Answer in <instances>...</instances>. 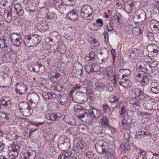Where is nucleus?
I'll use <instances>...</instances> for the list:
<instances>
[{
  "label": "nucleus",
  "mask_w": 159,
  "mask_h": 159,
  "mask_svg": "<svg viewBox=\"0 0 159 159\" xmlns=\"http://www.w3.org/2000/svg\"><path fill=\"white\" fill-rule=\"evenodd\" d=\"M39 97L38 94L35 92H30L27 96V99L29 102L35 104L39 100Z\"/></svg>",
  "instance_id": "9"
},
{
  "label": "nucleus",
  "mask_w": 159,
  "mask_h": 159,
  "mask_svg": "<svg viewBox=\"0 0 159 159\" xmlns=\"http://www.w3.org/2000/svg\"><path fill=\"white\" fill-rule=\"evenodd\" d=\"M42 96L43 98L45 100H48L49 99L50 92H44L42 94Z\"/></svg>",
  "instance_id": "56"
},
{
  "label": "nucleus",
  "mask_w": 159,
  "mask_h": 159,
  "mask_svg": "<svg viewBox=\"0 0 159 159\" xmlns=\"http://www.w3.org/2000/svg\"><path fill=\"white\" fill-rule=\"evenodd\" d=\"M148 63L150 68H154L155 67L157 64V61L154 59H151L150 61H148L147 62Z\"/></svg>",
  "instance_id": "41"
},
{
  "label": "nucleus",
  "mask_w": 159,
  "mask_h": 159,
  "mask_svg": "<svg viewBox=\"0 0 159 159\" xmlns=\"http://www.w3.org/2000/svg\"><path fill=\"white\" fill-rule=\"evenodd\" d=\"M130 148V146L129 144H121L120 147V149L122 150V152H125L128 151Z\"/></svg>",
  "instance_id": "39"
},
{
  "label": "nucleus",
  "mask_w": 159,
  "mask_h": 159,
  "mask_svg": "<svg viewBox=\"0 0 159 159\" xmlns=\"http://www.w3.org/2000/svg\"><path fill=\"white\" fill-rule=\"evenodd\" d=\"M91 108L93 116V118L98 119L100 118L101 115L102 111L100 109H97L96 108L92 106L90 107Z\"/></svg>",
  "instance_id": "22"
},
{
  "label": "nucleus",
  "mask_w": 159,
  "mask_h": 159,
  "mask_svg": "<svg viewBox=\"0 0 159 159\" xmlns=\"http://www.w3.org/2000/svg\"><path fill=\"white\" fill-rule=\"evenodd\" d=\"M95 147L97 152L99 153H106L111 152L108 144L103 140H99L95 144Z\"/></svg>",
  "instance_id": "2"
},
{
  "label": "nucleus",
  "mask_w": 159,
  "mask_h": 159,
  "mask_svg": "<svg viewBox=\"0 0 159 159\" xmlns=\"http://www.w3.org/2000/svg\"><path fill=\"white\" fill-rule=\"evenodd\" d=\"M45 118L47 120L52 121L58 120L61 118L60 114L55 113L47 114L45 116Z\"/></svg>",
  "instance_id": "21"
},
{
  "label": "nucleus",
  "mask_w": 159,
  "mask_h": 159,
  "mask_svg": "<svg viewBox=\"0 0 159 159\" xmlns=\"http://www.w3.org/2000/svg\"><path fill=\"white\" fill-rule=\"evenodd\" d=\"M20 149V147L18 145L16 144L10 145L8 147V149L10 151L9 156L13 157L12 158H15L18 156Z\"/></svg>",
  "instance_id": "6"
},
{
  "label": "nucleus",
  "mask_w": 159,
  "mask_h": 159,
  "mask_svg": "<svg viewBox=\"0 0 159 159\" xmlns=\"http://www.w3.org/2000/svg\"><path fill=\"white\" fill-rule=\"evenodd\" d=\"M133 105L134 107L136 110H139L140 108L141 103L139 101H135Z\"/></svg>",
  "instance_id": "53"
},
{
  "label": "nucleus",
  "mask_w": 159,
  "mask_h": 159,
  "mask_svg": "<svg viewBox=\"0 0 159 159\" xmlns=\"http://www.w3.org/2000/svg\"><path fill=\"white\" fill-rule=\"evenodd\" d=\"M103 34L104 37L105 41V43L108 42L109 39V34L107 32L104 31V32Z\"/></svg>",
  "instance_id": "64"
},
{
  "label": "nucleus",
  "mask_w": 159,
  "mask_h": 159,
  "mask_svg": "<svg viewBox=\"0 0 159 159\" xmlns=\"http://www.w3.org/2000/svg\"><path fill=\"white\" fill-rule=\"evenodd\" d=\"M0 104L4 107L8 106L9 107H11L12 105L15 104L12 102L11 99L9 97L4 96L2 99L0 100Z\"/></svg>",
  "instance_id": "11"
},
{
  "label": "nucleus",
  "mask_w": 159,
  "mask_h": 159,
  "mask_svg": "<svg viewBox=\"0 0 159 159\" xmlns=\"http://www.w3.org/2000/svg\"><path fill=\"white\" fill-rule=\"evenodd\" d=\"M78 11L76 9H73L69 12L68 13L67 16L69 19L73 21H76L77 20L79 16L78 15Z\"/></svg>",
  "instance_id": "12"
},
{
  "label": "nucleus",
  "mask_w": 159,
  "mask_h": 159,
  "mask_svg": "<svg viewBox=\"0 0 159 159\" xmlns=\"http://www.w3.org/2000/svg\"><path fill=\"white\" fill-rule=\"evenodd\" d=\"M92 45L94 47H98L100 45L98 42L95 39H93L91 42Z\"/></svg>",
  "instance_id": "59"
},
{
  "label": "nucleus",
  "mask_w": 159,
  "mask_h": 159,
  "mask_svg": "<svg viewBox=\"0 0 159 159\" xmlns=\"http://www.w3.org/2000/svg\"><path fill=\"white\" fill-rule=\"evenodd\" d=\"M151 92L155 94L159 93V84L155 82H152L151 84Z\"/></svg>",
  "instance_id": "25"
},
{
  "label": "nucleus",
  "mask_w": 159,
  "mask_h": 159,
  "mask_svg": "<svg viewBox=\"0 0 159 159\" xmlns=\"http://www.w3.org/2000/svg\"><path fill=\"white\" fill-rule=\"evenodd\" d=\"M11 42L14 46L20 47L22 42V40L18 34L13 33L10 35Z\"/></svg>",
  "instance_id": "7"
},
{
  "label": "nucleus",
  "mask_w": 159,
  "mask_h": 159,
  "mask_svg": "<svg viewBox=\"0 0 159 159\" xmlns=\"http://www.w3.org/2000/svg\"><path fill=\"white\" fill-rule=\"evenodd\" d=\"M102 111L108 113L111 110V108L108 104L106 103L103 104L102 106Z\"/></svg>",
  "instance_id": "43"
},
{
  "label": "nucleus",
  "mask_w": 159,
  "mask_h": 159,
  "mask_svg": "<svg viewBox=\"0 0 159 159\" xmlns=\"http://www.w3.org/2000/svg\"><path fill=\"white\" fill-rule=\"evenodd\" d=\"M12 9L11 8L8 11H5L4 13V17L5 20L8 23H10L11 21L12 16Z\"/></svg>",
  "instance_id": "24"
},
{
  "label": "nucleus",
  "mask_w": 159,
  "mask_h": 159,
  "mask_svg": "<svg viewBox=\"0 0 159 159\" xmlns=\"http://www.w3.org/2000/svg\"><path fill=\"white\" fill-rule=\"evenodd\" d=\"M11 21L14 22L15 24H16V25H19V22L17 23L16 22V21H18L17 17L14 16L13 14L12 16Z\"/></svg>",
  "instance_id": "61"
},
{
  "label": "nucleus",
  "mask_w": 159,
  "mask_h": 159,
  "mask_svg": "<svg viewBox=\"0 0 159 159\" xmlns=\"http://www.w3.org/2000/svg\"><path fill=\"white\" fill-rule=\"evenodd\" d=\"M138 53L136 52L135 51L134 52V50L132 51V52L130 54V56L132 59H135L137 58L138 56Z\"/></svg>",
  "instance_id": "60"
},
{
  "label": "nucleus",
  "mask_w": 159,
  "mask_h": 159,
  "mask_svg": "<svg viewBox=\"0 0 159 159\" xmlns=\"http://www.w3.org/2000/svg\"><path fill=\"white\" fill-rule=\"evenodd\" d=\"M145 159H153V152L150 151L147 152Z\"/></svg>",
  "instance_id": "48"
},
{
  "label": "nucleus",
  "mask_w": 159,
  "mask_h": 159,
  "mask_svg": "<svg viewBox=\"0 0 159 159\" xmlns=\"http://www.w3.org/2000/svg\"><path fill=\"white\" fill-rule=\"evenodd\" d=\"M126 112V110L125 106H123L121 108L120 111L119 112L120 116L122 117H124Z\"/></svg>",
  "instance_id": "47"
},
{
  "label": "nucleus",
  "mask_w": 159,
  "mask_h": 159,
  "mask_svg": "<svg viewBox=\"0 0 159 159\" xmlns=\"http://www.w3.org/2000/svg\"><path fill=\"white\" fill-rule=\"evenodd\" d=\"M135 14L138 17V19L140 21L143 22L146 19L145 12L141 9L137 10L135 12Z\"/></svg>",
  "instance_id": "17"
},
{
  "label": "nucleus",
  "mask_w": 159,
  "mask_h": 159,
  "mask_svg": "<svg viewBox=\"0 0 159 159\" xmlns=\"http://www.w3.org/2000/svg\"><path fill=\"white\" fill-rule=\"evenodd\" d=\"M134 7V4L133 1L131 0H128L125 3L124 10L128 13L131 12L132 9Z\"/></svg>",
  "instance_id": "18"
},
{
  "label": "nucleus",
  "mask_w": 159,
  "mask_h": 159,
  "mask_svg": "<svg viewBox=\"0 0 159 159\" xmlns=\"http://www.w3.org/2000/svg\"><path fill=\"white\" fill-rule=\"evenodd\" d=\"M98 67V66L97 65L94 64H89L86 66L85 67V69L86 72L88 73H91L93 72H97L99 70L95 69L94 67Z\"/></svg>",
  "instance_id": "23"
},
{
  "label": "nucleus",
  "mask_w": 159,
  "mask_h": 159,
  "mask_svg": "<svg viewBox=\"0 0 159 159\" xmlns=\"http://www.w3.org/2000/svg\"><path fill=\"white\" fill-rule=\"evenodd\" d=\"M58 49H59V51L61 53H64L66 50V47L64 44H61L60 46L58 47Z\"/></svg>",
  "instance_id": "55"
},
{
  "label": "nucleus",
  "mask_w": 159,
  "mask_h": 159,
  "mask_svg": "<svg viewBox=\"0 0 159 159\" xmlns=\"http://www.w3.org/2000/svg\"><path fill=\"white\" fill-rule=\"evenodd\" d=\"M16 88V92L20 95L24 94L26 93L27 90V86L23 84H17Z\"/></svg>",
  "instance_id": "15"
},
{
  "label": "nucleus",
  "mask_w": 159,
  "mask_h": 159,
  "mask_svg": "<svg viewBox=\"0 0 159 159\" xmlns=\"http://www.w3.org/2000/svg\"><path fill=\"white\" fill-rule=\"evenodd\" d=\"M63 89V86L61 84H56L54 88V90L59 92H61Z\"/></svg>",
  "instance_id": "52"
},
{
  "label": "nucleus",
  "mask_w": 159,
  "mask_h": 159,
  "mask_svg": "<svg viewBox=\"0 0 159 159\" xmlns=\"http://www.w3.org/2000/svg\"><path fill=\"white\" fill-rule=\"evenodd\" d=\"M150 27L153 32L155 34L159 33V24L155 20H152L151 21Z\"/></svg>",
  "instance_id": "14"
},
{
  "label": "nucleus",
  "mask_w": 159,
  "mask_h": 159,
  "mask_svg": "<svg viewBox=\"0 0 159 159\" xmlns=\"http://www.w3.org/2000/svg\"><path fill=\"white\" fill-rule=\"evenodd\" d=\"M33 154L28 151L24 152L23 154L24 159H30V157Z\"/></svg>",
  "instance_id": "54"
},
{
  "label": "nucleus",
  "mask_w": 159,
  "mask_h": 159,
  "mask_svg": "<svg viewBox=\"0 0 159 159\" xmlns=\"http://www.w3.org/2000/svg\"><path fill=\"white\" fill-rule=\"evenodd\" d=\"M119 72L122 74V79L125 78L130 74V70L129 69H120L119 70Z\"/></svg>",
  "instance_id": "31"
},
{
  "label": "nucleus",
  "mask_w": 159,
  "mask_h": 159,
  "mask_svg": "<svg viewBox=\"0 0 159 159\" xmlns=\"http://www.w3.org/2000/svg\"><path fill=\"white\" fill-rule=\"evenodd\" d=\"M100 124L103 126L107 127L109 126V122L107 117H104L101 120Z\"/></svg>",
  "instance_id": "32"
},
{
  "label": "nucleus",
  "mask_w": 159,
  "mask_h": 159,
  "mask_svg": "<svg viewBox=\"0 0 159 159\" xmlns=\"http://www.w3.org/2000/svg\"><path fill=\"white\" fill-rule=\"evenodd\" d=\"M32 71L39 73V74H43L45 71L44 66L40 63L35 65L34 67L32 68Z\"/></svg>",
  "instance_id": "19"
},
{
  "label": "nucleus",
  "mask_w": 159,
  "mask_h": 159,
  "mask_svg": "<svg viewBox=\"0 0 159 159\" xmlns=\"http://www.w3.org/2000/svg\"><path fill=\"white\" fill-rule=\"evenodd\" d=\"M95 54L93 51H90L89 53L85 57V59H87V58H89L88 61L93 60L95 58Z\"/></svg>",
  "instance_id": "42"
},
{
  "label": "nucleus",
  "mask_w": 159,
  "mask_h": 159,
  "mask_svg": "<svg viewBox=\"0 0 159 159\" xmlns=\"http://www.w3.org/2000/svg\"><path fill=\"white\" fill-rule=\"evenodd\" d=\"M118 95L117 93H115L112 94L110 98V101L111 102H115L118 101Z\"/></svg>",
  "instance_id": "45"
},
{
  "label": "nucleus",
  "mask_w": 159,
  "mask_h": 159,
  "mask_svg": "<svg viewBox=\"0 0 159 159\" xmlns=\"http://www.w3.org/2000/svg\"><path fill=\"white\" fill-rule=\"evenodd\" d=\"M95 90L100 92H102L104 89L106 85L101 83H96L95 84Z\"/></svg>",
  "instance_id": "28"
},
{
  "label": "nucleus",
  "mask_w": 159,
  "mask_h": 159,
  "mask_svg": "<svg viewBox=\"0 0 159 159\" xmlns=\"http://www.w3.org/2000/svg\"><path fill=\"white\" fill-rule=\"evenodd\" d=\"M22 112L23 113V115L24 116L26 117L30 116L33 112V110L32 109V107L31 106L27 108L22 110Z\"/></svg>",
  "instance_id": "29"
},
{
  "label": "nucleus",
  "mask_w": 159,
  "mask_h": 159,
  "mask_svg": "<svg viewBox=\"0 0 159 159\" xmlns=\"http://www.w3.org/2000/svg\"><path fill=\"white\" fill-rule=\"evenodd\" d=\"M143 105V107L146 108L147 109L149 110H153L152 113H148L149 115H152L154 113L155 114L156 113V110H154L153 107V102H151L150 101L148 102L147 101H144Z\"/></svg>",
  "instance_id": "20"
},
{
  "label": "nucleus",
  "mask_w": 159,
  "mask_h": 159,
  "mask_svg": "<svg viewBox=\"0 0 159 159\" xmlns=\"http://www.w3.org/2000/svg\"><path fill=\"white\" fill-rule=\"evenodd\" d=\"M57 97V94L53 92H50L49 99H54L56 98Z\"/></svg>",
  "instance_id": "62"
},
{
  "label": "nucleus",
  "mask_w": 159,
  "mask_h": 159,
  "mask_svg": "<svg viewBox=\"0 0 159 159\" xmlns=\"http://www.w3.org/2000/svg\"><path fill=\"white\" fill-rule=\"evenodd\" d=\"M73 74L74 77L79 79L81 78L83 75L82 69L80 70V71L78 70H75Z\"/></svg>",
  "instance_id": "35"
},
{
  "label": "nucleus",
  "mask_w": 159,
  "mask_h": 159,
  "mask_svg": "<svg viewBox=\"0 0 159 159\" xmlns=\"http://www.w3.org/2000/svg\"><path fill=\"white\" fill-rule=\"evenodd\" d=\"M30 106L26 102H20L19 104V109L22 111V110L27 108L29 107Z\"/></svg>",
  "instance_id": "34"
},
{
  "label": "nucleus",
  "mask_w": 159,
  "mask_h": 159,
  "mask_svg": "<svg viewBox=\"0 0 159 159\" xmlns=\"http://www.w3.org/2000/svg\"><path fill=\"white\" fill-rule=\"evenodd\" d=\"M87 95L80 91L77 92L72 97V99L76 102L84 103L87 102Z\"/></svg>",
  "instance_id": "5"
},
{
  "label": "nucleus",
  "mask_w": 159,
  "mask_h": 159,
  "mask_svg": "<svg viewBox=\"0 0 159 159\" xmlns=\"http://www.w3.org/2000/svg\"><path fill=\"white\" fill-rule=\"evenodd\" d=\"M146 154V152L143 149H140L139 155L136 159H139V157L141 158L142 159H145Z\"/></svg>",
  "instance_id": "44"
},
{
  "label": "nucleus",
  "mask_w": 159,
  "mask_h": 159,
  "mask_svg": "<svg viewBox=\"0 0 159 159\" xmlns=\"http://www.w3.org/2000/svg\"><path fill=\"white\" fill-rule=\"evenodd\" d=\"M49 24L48 22L44 20L40 21L37 25L38 30L41 32L45 31L48 29Z\"/></svg>",
  "instance_id": "16"
},
{
  "label": "nucleus",
  "mask_w": 159,
  "mask_h": 159,
  "mask_svg": "<svg viewBox=\"0 0 159 159\" xmlns=\"http://www.w3.org/2000/svg\"><path fill=\"white\" fill-rule=\"evenodd\" d=\"M93 9L89 5L87 4L84 5L81 8L80 15L81 17L87 19H90V17L93 18Z\"/></svg>",
  "instance_id": "4"
},
{
  "label": "nucleus",
  "mask_w": 159,
  "mask_h": 159,
  "mask_svg": "<svg viewBox=\"0 0 159 159\" xmlns=\"http://www.w3.org/2000/svg\"><path fill=\"white\" fill-rule=\"evenodd\" d=\"M1 48L4 52H7L9 48V46L8 45V41H7V42Z\"/></svg>",
  "instance_id": "57"
},
{
  "label": "nucleus",
  "mask_w": 159,
  "mask_h": 159,
  "mask_svg": "<svg viewBox=\"0 0 159 159\" xmlns=\"http://www.w3.org/2000/svg\"><path fill=\"white\" fill-rule=\"evenodd\" d=\"M135 95L136 99L138 98L143 100L148 98V95L139 89H137L135 90Z\"/></svg>",
  "instance_id": "13"
},
{
  "label": "nucleus",
  "mask_w": 159,
  "mask_h": 159,
  "mask_svg": "<svg viewBox=\"0 0 159 159\" xmlns=\"http://www.w3.org/2000/svg\"><path fill=\"white\" fill-rule=\"evenodd\" d=\"M85 155L89 159H96L97 157L95 153L91 151L86 152Z\"/></svg>",
  "instance_id": "33"
},
{
  "label": "nucleus",
  "mask_w": 159,
  "mask_h": 159,
  "mask_svg": "<svg viewBox=\"0 0 159 159\" xmlns=\"http://www.w3.org/2000/svg\"><path fill=\"white\" fill-rule=\"evenodd\" d=\"M70 145V140L68 138H66L65 139V140L63 143L60 144V148L64 150L67 149L69 148Z\"/></svg>",
  "instance_id": "27"
},
{
  "label": "nucleus",
  "mask_w": 159,
  "mask_h": 159,
  "mask_svg": "<svg viewBox=\"0 0 159 159\" xmlns=\"http://www.w3.org/2000/svg\"><path fill=\"white\" fill-rule=\"evenodd\" d=\"M100 54L101 55L102 58H108L109 56V52L107 49H105L101 51Z\"/></svg>",
  "instance_id": "36"
},
{
  "label": "nucleus",
  "mask_w": 159,
  "mask_h": 159,
  "mask_svg": "<svg viewBox=\"0 0 159 159\" xmlns=\"http://www.w3.org/2000/svg\"><path fill=\"white\" fill-rule=\"evenodd\" d=\"M147 49L149 52V54L152 56L156 57L159 52V48L155 44H150L148 45Z\"/></svg>",
  "instance_id": "8"
},
{
  "label": "nucleus",
  "mask_w": 159,
  "mask_h": 159,
  "mask_svg": "<svg viewBox=\"0 0 159 159\" xmlns=\"http://www.w3.org/2000/svg\"><path fill=\"white\" fill-rule=\"evenodd\" d=\"M56 4L59 6L60 11L61 14L66 12V7L65 6L58 2Z\"/></svg>",
  "instance_id": "40"
},
{
  "label": "nucleus",
  "mask_w": 159,
  "mask_h": 159,
  "mask_svg": "<svg viewBox=\"0 0 159 159\" xmlns=\"http://www.w3.org/2000/svg\"><path fill=\"white\" fill-rule=\"evenodd\" d=\"M139 65V68L140 71L143 74L148 73L149 70H151L148 63L147 61L139 62L137 65L138 66Z\"/></svg>",
  "instance_id": "10"
},
{
  "label": "nucleus",
  "mask_w": 159,
  "mask_h": 159,
  "mask_svg": "<svg viewBox=\"0 0 159 159\" xmlns=\"http://www.w3.org/2000/svg\"><path fill=\"white\" fill-rule=\"evenodd\" d=\"M41 41L40 36L36 34H31L25 36L23 41L25 46L30 47L38 44Z\"/></svg>",
  "instance_id": "1"
},
{
  "label": "nucleus",
  "mask_w": 159,
  "mask_h": 159,
  "mask_svg": "<svg viewBox=\"0 0 159 159\" xmlns=\"http://www.w3.org/2000/svg\"><path fill=\"white\" fill-rule=\"evenodd\" d=\"M141 28V26H140L139 28L138 27L134 28L132 30L133 34L135 35H137L143 33V30H142V28Z\"/></svg>",
  "instance_id": "37"
},
{
  "label": "nucleus",
  "mask_w": 159,
  "mask_h": 159,
  "mask_svg": "<svg viewBox=\"0 0 159 159\" xmlns=\"http://www.w3.org/2000/svg\"><path fill=\"white\" fill-rule=\"evenodd\" d=\"M150 79L147 76H143V80L142 81V84L143 85H145L149 82Z\"/></svg>",
  "instance_id": "49"
},
{
  "label": "nucleus",
  "mask_w": 159,
  "mask_h": 159,
  "mask_svg": "<svg viewBox=\"0 0 159 159\" xmlns=\"http://www.w3.org/2000/svg\"><path fill=\"white\" fill-rule=\"evenodd\" d=\"M122 127L125 130H126L129 127V123L126 119L124 118L122 120Z\"/></svg>",
  "instance_id": "46"
},
{
  "label": "nucleus",
  "mask_w": 159,
  "mask_h": 159,
  "mask_svg": "<svg viewBox=\"0 0 159 159\" xmlns=\"http://www.w3.org/2000/svg\"><path fill=\"white\" fill-rule=\"evenodd\" d=\"M79 112L77 116L80 120H86L88 122H90L93 118L91 109L89 111L85 109L79 110Z\"/></svg>",
  "instance_id": "3"
},
{
  "label": "nucleus",
  "mask_w": 159,
  "mask_h": 159,
  "mask_svg": "<svg viewBox=\"0 0 159 159\" xmlns=\"http://www.w3.org/2000/svg\"><path fill=\"white\" fill-rule=\"evenodd\" d=\"M122 16L119 13H117L115 15L116 20L120 24H121L122 22Z\"/></svg>",
  "instance_id": "51"
},
{
  "label": "nucleus",
  "mask_w": 159,
  "mask_h": 159,
  "mask_svg": "<svg viewBox=\"0 0 159 159\" xmlns=\"http://www.w3.org/2000/svg\"><path fill=\"white\" fill-rule=\"evenodd\" d=\"M107 28L108 30L110 32L114 30V27L111 23L107 24Z\"/></svg>",
  "instance_id": "63"
},
{
  "label": "nucleus",
  "mask_w": 159,
  "mask_h": 159,
  "mask_svg": "<svg viewBox=\"0 0 159 159\" xmlns=\"http://www.w3.org/2000/svg\"><path fill=\"white\" fill-rule=\"evenodd\" d=\"M1 48L4 52H7L9 48V46L8 45V41H7V42Z\"/></svg>",
  "instance_id": "58"
},
{
  "label": "nucleus",
  "mask_w": 159,
  "mask_h": 159,
  "mask_svg": "<svg viewBox=\"0 0 159 159\" xmlns=\"http://www.w3.org/2000/svg\"><path fill=\"white\" fill-rule=\"evenodd\" d=\"M60 74L59 73H57L54 76H51L50 79L52 81L55 82L59 81L60 79Z\"/></svg>",
  "instance_id": "38"
},
{
  "label": "nucleus",
  "mask_w": 159,
  "mask_h": 159,
  "mask_svg": "<svg viewBox=\"0 0 159 159\" xmlns=\"http://www.w3.org/2000/svg\"><path fill=\"white\" fill-rule=\"evenodd\" d=\"M15 8L16 11V13L19 16H23L24 11L20 5H16L15 6Z\"/></svg>",
  "instance_id": "30"
},
{
  "label": "nucleus",
  "mask_w": 159,
  "mask_h": 159,
  "mask_svg": "<svg viewBox=\"0 0 159 159\" xmlns=\"http://www.w3.org/2000/svg\"><path fill=\"white\" fill-rule=\"evenodd\" d=\"M103 130V127L101 126H96L94 127V132L97 134L100 133Z\"/></svg>",
  "instance_id": "50"
},
{
  "label": "nucleus",
  "mask_w": 159,
  "mask_h": 159,
  "mask_svg": "<svg viewBox=\"0 0 159 159\" xmlns=\"http://www.w3.org/2000/svg\"><path fill=\"white\" fill-rule=\"evenodd\" d=\"M58 102L61 105H64L67 102L68 100L67 96L66 95H60L57 97Z\"/></svg>",
  "instance_id": "26"
}]
</instances>
